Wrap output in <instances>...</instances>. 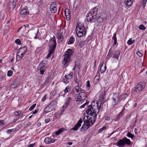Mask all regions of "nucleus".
<instances>
[{"mask_svg":"<svg viewBox=\"0 0 147 147\" xmlns=\"http://www.w3.org/2000/svg\"><path fill=\"white\" fill-rule=\"evenodd\" d=\"M98 11V9L96 8V7L91 9L87 14L86 20L87 22L91 23L96 22L97 25H101L103 20L106 18H103L101 16L97 17L96 15Z\"/></svg>","mask_w":147,"mask_h":147,"instance_id":"f257e3e1","label":"nucleus"},{"mask_svg":"<svg viewBox=\"0 0 147 147\" xmlns=\"http://www.w3.org/2000/svg\"><path fill=\"white\" fill-rule=\"evenodd\" d=\"M73 53L72 50L70 49H68L65 52L63 57V60L62 61V63L64 67H67L69 64L71 59V56Z\"/></svg>","mask_w":147,"mask_h":147,"instance_id":"f03ea898","label":"nucleus"},{"mask_svg":"<svg viewBox=\"0 0 147 147\" xmlns=\"http://www.w3.org/2000/svg\"><path fill=\"white\" fill-rule=\"evenodd\" d=\"M87 97V96L84 90L80 91V92H79L78 94H76L75 95V100L76 103L80 105L84 102V101L85 100L86 101H87V100H86Z\"/></svg>","mask_w":147,"mask_h":147,"instance_id":"7ed1b4c3","label":"nucleus"},{"mask_svg":"<svg viewBox=\"0 0 147 147\" xmlns=\"http://www.w3.org/2000/svg\"><path fill=\"white\" fill-rule=\"evenodd\" d=\"M98 110H97V106H92L90 105L86 111V113L90 116H94L96 117Z\"/></svg>","mask_w":147,"mask_h":147,"instance_id":"20e7f679","label":"nucleus"},{"mask_svg":"<svg viewBox=\"0 0 147 147\" xmlns=\"http://www.w3.org/2000/svg\"><path fill=\"white\" fill-rule=\"evenodd\" d=\"M96 118L94 116H88L87 119L86 121H84V123H86L88 127H90L95 122Z\"/></svg>","mask_w":147,"mask_h":147,"instance_id":"39448f33","label":"nucleus"},{"mask_svg":"<svg viewBox=\"0 0 147 147\" xmlns=\"http://www.w3.org/2000/svg\"><path fill=\"white\" fill-rule=\"evenodd\" d=\"M146 84L145 82H140L138 83L135 88L134 92L136 93H138L145 87Z\"/></svg>","mask_w":147,"mask_h":147,"instance_id":"423d86ee","label":"nucleus"},{"mask_svg":"<svg viewBox=\"0 0 147 147\" xmlns=\"http://www.w3.org/2000/svg\"><path fill=\"white\" fill-rule=\"evenodd\" d=\"M55 102L52 101L44 109L45 112L46 113L50 111H51L54 109V105H55Z\"/></svg>","mask_w":147,"mask_h":147,"instance_id":"0eeeda50","label":"nucleus"},{"mask_svg":"<svg viewBox=\"0 0 147 147\" xmlns=\"http://www.w3.org/2000/svg\"><path fill=\"white\" fill-rule=\"evenodd\" d=\"M73 74V73L71 72L68 75H65L63 78V82L67 84L71 81L72 79Z\"/></svg>","mask_w":147,"mask_h":147,"instance_id":"6e6552de","label":"nucleus"},{"mask_svg":"<svg viewBox=\"0 0 147 147\" xmlns=\"http://www.w3.org/2000/svg\"><path fill=\"white\" fill-rule=\"evenodd\" d=\"M99 100L101 102L100 103V105H98V102L96 101V105L97 106V110H98V113H99V112L100 109L101 108V106L102 105H102H103L104 102V95L103 94H101L100 95L99 98Z\"/></svg>","mask_w":147,"mask_h":147,"instance_id":"1a4fd4ad","label":"nucleus"},{"mask_svg":"<svg viewBox=\"0 0 147 147\" xmlns=\"http://www.w3.org/2000/svg\"><path fill=\"white\" fill-rule=\"evenodd\" d=\"M49 49H55L56 46V40L55 37L53 36V37L51 38L49 41Z\"/></svg>","mask_w":147,"mask_h":147,"instance_id":"9d476101","label":"nucleus"},{"mask_svg":"<svg viewBox=\"0 0 147 147\" xmlns=\"http://www.w3.org/2000/svg\"><path fill=\"white\" fill-rule=\"evenodd\" d=\"M56 3V2H53L50 5V9L52 13H55L57 10Z\"/></svg>","mask_w":147,"mask_h":147,"instance_id":"9b49d317","label":"nucleus"},{"mask_svg":"<svg viewBox=\"0 0 147 147\" xmlns=\"http://www.w3.org/2000/svg\"><path fill=\"white\" fill-rule=\"evenodd\" d=\"M72 100V98L70 97V95L68 96L66 98L64 104L62 107L66 109L69 105V104L71 102Z\"/></svg>","mask_w":147,"mask_h":147,"instance_id":"f8f14e48","label":"nucleus"},{"mask_svg":"<svg viewBox=\"0 0 147 147\" xmlns=\"http://www.w3.org/2000/svg\"><path fill=\"white\" fill-rule=\"evenodd\" d=\"M82 123V118H80L79 121L75 125V126L71 129V130L74 131H77L78 129L81 126V124Z\"/></svg>","mask_w":147,"mask_h":147,"instance_id":"ddd939ff","label":"nucleus"},{"mask_svg":"<svg viewBox=\"0 0 147 147\" xmlns=\"http://www.w3.org/2000/svg\"><path fill=\"white\" fill-rule=\"evenodd\" d=\"M79 28L80 30H82L84 32V34L86 33V30L83 24L80 22L76 24V28Z\"/></svg>","mask_w":147,"mask_h":147,"instance_id":"4468645a","label":"nucleus"},{"mask_svg":"<svg viewBox=\"0 0 147 147\" xmlns=\"http://www.w3.org/2000/svg\"><path fill=\"white\" fill-rule=\"evenodd\" d=\"M115 144L119 147H124L123 139L118 140Z\"/></svg>","mask_w":147,"mask_h":147,"instance_id":"2eb2a0df","label":"nucleus"},{"mask_svg":"<svg viewBox=\"0 0 147 147\" xmlns=\"http://www.w3.org/2000/svg\"><path fill=\"white\" fill-rule=\"evenodd\" d=\"M76 33L78 36L80 37L82 36H85L86 34V33L84 34V32L82 31V30H78L77 28H76Z\"/></svg>","mask_w":147,"mask_h":147,"instance_id":"dca6fc26","label":"nucleus"},{"mask_svg":"<svg viewBox=\"0 0 147 147\" xmlns=\"http://www.w3.org/2000/svg\"><path fill=\"white\" fill-rule=\"evenodd\" d=\"M55 140L49 137H47L45 138L44 142L46 144H49L51 143H53Z\"/></svg>","mask_w":147,"mask_h":147,"instance_id":"f3484780","label":"nucleus"},{"mask_svg":"<svg viewBox=\"0 0 147 147\" xmlns=\"http://www.w3.org/2000/svg\"><path fill=\"white\" fill-rule=\"evenodd\" d=\"M123 143L124 145V147L126 145L127 146H129L131 145V143L130 140L127 138L126 137H125L123 138Z\"/></svg>","mask_w":147,"mask_h":147,"instance_id":"a211bd4d","label":"nucleus"},{"mask_svg":"<svg viewBox=\"0 0 147 147\" xmlns=\"http://www.w3.org/2000/svg\"><path fill=\"white\" fill-rule=\"evenodd\" d=\"M27 51V49L26 47H20L17 52L18 54H20V53H26Z\"/></svg>","mask_w":147,"mask_h":147,"instance_id":"6ab92c4d","label":"nucleus"},{"mask_svg":"<svg viewBox=\"0 0 147 147\" xmlns=\"http://www.w3.org/2000/svg\"><path fill=\"white\" fill-rule=\"evenodd\" d=\"M74 81L75 83L77 84L76 86H81L82 83L80 81L78 80V77L77 74L75 75L74 77Z\"/></svg>","mask_w":147,"mask_h":147,"instance_id":"aec40b11","label":"nucleus"},{"mask_svg":"<svg viewBox=\"0 0 147 147\" xmlns=\"http://www.w3.org/2000/svg\"><path fill=\"white\" fill-rule=\"evenodd\" d=\"M19 84L18 83L16 80H14L11 83V88H15L18 87Z\"/></svg>","mask_w":147,"mask_h":147,"instance_id":"412c9836","label":"nucleus"},{"mask_svg":"<svg viewBox=\"0 0 147 147\" xmlns=\"http://www.w3.org/2000/svg\"><path fill=\"white\" fill-rule=\"evenodd\" d=\"M47 63V61L46 60L42 61L39 64L38 66V68L39 69H41L45 66Z\"/></svg>","mask_w":147,"mask_h":147,"instance_id":"4be33fe9","label":"nucleus"},{"mask_svg":"<svg viewBox=\"0 0 147 147\" xmlns=\"http://www.w3.org/2000/svg\"><path fill=\"white\" fill-rule=\"evenodd\" d=\"M17 1V0H10L9 3L10 8L13 9L15 7Z\"/></svg>","mask_w":147,"mask_h":147,"instance_id":"5701e85b","label":"nucleus"},{"mask_svg":"<svg viewBox=\"0 0 147 147\" xmlns=\"http://www.w3.org/2000/svg\"><path fill=\"white\" fill-rule=\"evenodd\" d=\"M63 33L62 32H58L57 33V37L58 40V42H61L63 39Z\"/></svg>","mask_w":147,"mask_h":147,"instance_id":"b1692460","label":"nucleus"},{"mask_svg":"<svg viewBox=\"0 0 147 147\" xmlns=\"http://www.w3.org/2000/svg\"><path fill=\"white\" fill-rule=\"evenodd\" d=\"M65 13L66 17L67 20H69L70 19V13L69 10L67 8H66L65 9Z\"/></svg>","mask_w":147,"mask_h":147,"instance_id":"393cba45","label":"nucleus"},{"mask_svg":"<svg viewBox=\"0 0 147 147\" xmlns=\"http://www.w3.org/2000/svg\"><path fill=\"white\" fill-rule=\"evenodd\" d=\"M124 2L127 7H129L132 4L133 0H125Z\"/></svg>","mask_w":147,"mask_h":147,"instance_id":"a878e982","label":"nucleus"},{"mask_svg":"<svg viewBox=\"0 0 147 147\" xmlns=\"http://www.w3.org/2000/svg\"><path fill=\"white\" fill-rule=\"evenodd\" d=\"M116 33H114L113 34V36L112 37V38L114 42L113 44V46H115L116 45V47H117L118 45V43L117 42V38L116 37Z\"/></svg>","mask_w":147,"mask_h":147,"instance_id":"bb28decb","label":"nucleus"},{"mask_svg":"<svg viewBox=\"0 0 147 147\" xmlns=\"http://www.w3.org/2000/svg\"><path fill=\"white\" fill-rule=\"evenodd\" d=\"M81 86H76L74 87V89L75 90L76 92L78 93L79 92H80V91H82V90H83L80 87Z\"/></svg>","mask_w":147,"mask_h":147,"instance_id":"cd10ccee","label":"nucleus"},{"mask_svg":"<svg viewBox=\"0 0 147 147\" xmlns=\"http://www.w3.org/2000/svg\"><path fill=\"white\" fill-rule=\"evenodd\" d=\"M106 64H105L104 65L103 64H102L100 67V71L101 73H104L106 71Z\"/></svg>","mask_w":147,"mask_h":147,"instance_id":"c85d7f7f","label":"nucleus"},{"mask_svg":"<svg viewBox=\"0 0 147 147\" xmlns=\"http://www.w3.org/2000/svg\"><path fill=\"white\" fill-rule=\"evenodd\" d=\"M55 50L51 49H49V53L47 55V58L48 59L50 57L51 55L54 53Z\"/></svg>","mask_w":147,"mask_h":147,"instance_id":"c756f323","label":"nucleus"},{"mask_svg":"<svg viewBox=\"0 0 147 147\" xmlns=\"http://www.w3.org/2000/svg\"><path fill=\"white\" fill-rule=\"evenodd\" d=\"M86 123H84V124H83L81 128V129L84 131H85L87 129L90 127H88Z\"/></svg>","mask_w":147,"mask_h":147,"instance_id":"7c9ffc66","label":"nucleus"},{"mask_svg":"<svg viewBox=\"0 0 147 147\" xmlns=\"http://www.w3.org/2000/svg\"><path fill=\"white\" fill-rule=\"evenodd\" d=\"M65 130V129L63 128L60 129L55 132V134L57 135H58L63 132H64Z\"/></svg>","mask_w":147,"mask_h":147,"instance_id":"2f4dec72","label":"nucleus"},{"mask_svg":"<svg viewBox=\"0 0 147 147\" xmlns=\"http://www.w3.org/2000/svg\"><path fill=\"white\" fill-rule=\"evenodd\" d=\"M27 13V10L26 9H23L20 11V14L22 15H25Z\"/></svg>","mask_w":147,"mask_h":147,"instance_id":"473e14b6","label":"nucleus"},{"mask_svg":"<svg viewBox=\"0 0 147 147\" xmlns=\"http://www.w3.org/2000/svg\"><path fill=\"white\" fill-rule=\"evenodd\" d=\"M74 41V38L72 36H71L68 42V44L70 45L73 43Z\"/></svg>","mask_w":147,"mask_h":147,"instance_id":"72a5a7b5","label":"nucleus"},{"mask_svg":"<svg viewBox=\"0 0 147 147\" xmlns=\"http://www.w3.org/2000/svg\"><path fill=\"white\" fill-rule=\"evenodd\" d=\"M120 55V53L119 51H118L116 53L113 54V55H112V57L113 58H115L118 59V58L119 56Z\"/></svg>","mask_w":147,"mask_h":147,"instance_id":"f704fd0d","label":"nucleus"},{"mask_svg":"<svg viewBox=\"0 0 147 147\" xmlns=\"http://www.w3.org/2000/svg\"><path fill=\"white\" fill-rule=\"evenodd\" d=\"M135 41V40H132V38H130L127 42V43L128 45H132L133 43H134Z\"/></svg>","mask_w":147,"mask_h":147,"instance_id":"c9c22d12","label":"nucleus"},{"mask_svg":"<svg viewBox=\"0 0 147 147\" xmlns=\"http://www.w3.org/2000/svg\"><path fill=\"white\" fill-rule=\"evenodd\" d=\"M71 90V88L69 86H67L64 90V93H66L67 92H69Z\"/></svg>","mask_w":147,"mask_h":147,"instance_id":"e433bc0d","label":"nucleus"},{"mask_svg":"<svg viewBox=\"0 0 147 147\" xmlns=\"http://www.w3.org/2000/svg\"><path fill=\"white\" fill-rule=\"evenodd\" d=\"M17 56L16 57V60L17 61H19L22 58V57H21L20 55L19 54H18L17 53Z\"/></svg>","mask_w":147,"mask_h":147,"instance_id":"4c0bfd02","label":"nucleus"},{"mask_svg":"<svg viewBox=\"0 0 147 147\" xmlns=\"http://www.w3.org/2000/svg\"><path fill=\"white\" fill-rule=\"evenodd\" d=\"M127 136L128 137L131 138V139L134 138V136L130 132H129L127 135Z\"/></svg>","mask_w":147,"mask_h":147,"instance_id":"58836bf2","label":"nucleus"},{"mask_svg":"<svg viewBox=\"0 0 147 147\" xmlns=\"http://www.w3.org/2000/svg\"><path fill=\"white\" fill-rule=\"evenodd\" d=\"M21 113V111H16L14 112V114L16 116H18L20 115Z\"/></svg>","mask_w":147,"mask_h":147,"instance_id":"ea45409f","label":"nucleus"},{"mask_svg":"<svg viewBox=\"0 0 147 147\" xmlns=\"http://www.w3.org/2000/svg\"><path fill=\"white\" fill-rule=\"evenodd\" d=\"M139 28L140 30H145L146 29V27L143 25H140L139 27Z\"/></svg>","mask_w":147,"mask_h":147,"instance_id":"a19ab883","label":"nucleus"},{"mask_svg":"<svg viewBox=\"0 0 147 147\" xmlns=\"http://www.w3.org/2000/svg\"><path fill=\"white\" fill-rule=\"evenodd\" d=\"M147 2V0H143V3L142 4V7L144 9V7H145L146 4V2Z\"/></svg>","mask_w":147,"mask_h":147,"instance_id":"79ce46f5","label":"nucleus"},{"mask_svg":"<svg viewBox=\"0 0 147 147\" xmlns=\"http://www.w3.org/2000/svg\"><path fill=\"white\" fill-rule=\"evenodd\" d=\"M12 74L13 71L11 70H10L8 71L7 75L8 76H10L12 75Z\"/></svg>","mask_w":147,"mask_h":147,"instance_id":"37998d69","label":"nucleus"},{"mask_svg":"<svg viewBox=\"0 0 147 147\" xmlns=\"http://www.w3.org/2000/svg\"><path fill=\"white\" fill-rule=\"evenodd\" d=\"M110 52V51H109ZM113 54L111 52L110 53L109 52L108 54L107 55L106 58H107L108 59H109V57H111L112 56V55Z\"/></svg>","mask_w":147,"mask_h":147,"instance_id":"c03bdc74","label":"nucleus"},{"mask_svg":"<svg viewBox=\"0 0 147 147\" xmlns=\"http://www.w3.org/2000/svg\"><path fill=\"white\" fill-rule=\"evenodd\" d=\"M36 105V104L33 105L29 108V110L30 111L32 110L35 107Z\"/></svg>","mask_w":147,"mask_h":147,"instance_id":"a18cd8bd","label":"nucleus"},{"mask_svg":"<svg viewBox=\"0 0 147 147\" xmlns=\"http://www.w3.org/2000/svg\"><path fill=\"white\" fill-rule=\"evenodd\" d=\"M15 43L19 45L21 44V41L20 39H17L15 40Z\"/></svg>","mask_w":147,"mask_h":147,"instance_id":"49530a36","label":"nucleus"},{"mask_svg":"<svg viewBox=\"0 0 147 147\" xmlns=\"http://www.w3.org/2000/svg\"><path fill=\"white\" fill-rule=\"evenodd\" d=\"M106 126H104L102 128L98 130V132H101L102 131H103V130L105 129H106Z\"/></svg>","mask_w":147,"mask_h":147,"instance_id":"de8ad7c7","label":"nucleus"},{"mask_svg":"<svg viewBox=\"0 0 147 147\" xmlns=\"http://www.w3.org/2000/svg\"><path fill=\"white\" fill-rule=\"evenodd\" d=\"M136 53L138 56L140 57H142V55L143 54L141 53V52H140L139 51H137L136 52Z\"/></svg>","mask_w":147,"mask_h":147,"instance_id":"09e8293b","label":"nucleus"},{"mask_svg":"<svg viewBox=\"0 0 147 147\" xmlns=\"http://www.w3.org/2000/svg\"><path fill=\"white\" fill-rule=\"evenodd\" d=\"M88 103L87 102V101H86V102L83 105H81L80 107V108L82 109L84 108L85 107V106Z\"/></svg>","mask_w":147,"mask_h":147,"instance_id":"8fccbe9b","label":"nucleus"},{"mask_svg":"<svg viewBox=\"0 0 147 147\" xmlns=\"http://www.w3.org/2000/svg\"><path fill=\"white\" fill-rule=\"evenodd\" d=\"M40 74H41V75H43V74L44 72H45V71L43 69H40Z\"/></svg>","mask_w":147,"mask_h":147,"instance_id":"3c124183","label":"nucleus"},{"mask_svg":"<svg viewBox=\"0 0 147 147\" xmlns=\"http://www.w3.org/2000/svg\"><path fill=\"white\" fill-rule=\"evenodd\" d=\"M49 82V79L48 78H47L45 82V84H47Z\"/></svg>","mask_w":147,"mask_h":147,"instance_id":"603ef678","label":"nucleus"},{"mask_svg":"<svg viewBox=\"0 0 147 147\" xmlns=\"http://www.w3.org/2000/svg\"><path fill=\"white\" fill-rule=\"evenodd\" d=\"M112 100L114 102V105H116L117 103V102H116V99L114 98L113 97Z\"/></svg>","mask_w":147,"mask_h":147,"instance_id":"864d4df0","label":"nucleus"},{"mask_svg":"<svg viewBox=\"0 0 147 147\" xmlns=\"http://www.w3.org/2000/svg\"><path fill=\"white\" fill-rule=\"evenodd\" d=\"M47 98V95H45V96L42 98V101L43 102Z\"/></svg>","mask_w":147,"mask_h":147,"instance_id":"5fc2aeb1","label":"nucleus"},{"mask_svg":"<svg viewBox=\"0 0 147 147\" xmlns=\"http://www.w3.org/2000/svg\"><path fill=\"white\" fill-rule=\"evenodd\" d=\"M14 129H8L7 130V133L9 134H10L13 131H12V130H13Z\"/></svg>","mask_w":147,"mask_h":147,"instance_id":"6e6d98bb","label":"nucleus"},{"mask_svg":"<svg viewBox=\"0 0 147 147\" xmlns=\"http://www.w3.org/2000/svg\"><path fill=\"white\" fill-rule=\"evenodd\" d=\"M96 60H95V61H94V65L93 66V68H92V69H93V71H94V69H95V66H96Z\"/></svg>","mask_w":147,"mask_h":147,"instance_id":"4d7b16f0","label":"nucleus"},{"mask_svg":"<svg viewBox=\"0 0 147 147\" xmlns=\"http://www.w3.org/2000/svg\"><path fill=\"white\" fill-rule=\"evenodd\" d=\"M51 121V120L49 119H47L45 120V121L46 123H47Z\"/></svg>","mask_w":147,"mask_h":147,"instance_id":"13d9d810","label":"nucleus"},{"mask_svg":"<svg viewBox=\"0 0 147 147\" xmlns=\"http://www.w3.org/2000/svg\"><path fill=\"white\" fill-rule=\"evenodd\" d=\"M87 82V87H89L90 86V82L89 81H88Z\"/></svg>","mask_w":147,"mask_h":147,"instance_id":"bf43d9fd","label":"nucleus"},{"mask_svg":"<svg viewBox=\"0 0 147 147\" xmlns=\"http://www.w3.org/2000/svg\"><path fill=\"white\" fill-rule=\"evenodd\" d=\"M123 109L119 113L118 115V116L119 117L120 116V115H121L122 114V113L123 112Z\"/></svg>","mask_w":147,"mask_h":147,"instance_id":"052dcab7","label":"nucleus"},{"mask_svg":"<svg viewBox=\"0 0 147 147\" xmlns=\"http://www.w3.org/2000/svg\"><path fill=\"white\" fill-rule=\"evenodd\" d=\"M94 79H96V80H99L100 79V78L99 76H98V75H97L95 77Z\"/></svg>","mask_w":147,"mask_h":147,"instance_id":"680f3d73","label":"nucleus"},{"mask_svg":"<svg viewBox=\"0 0 147 147\" xmlns=\"http://www.w3.org/2000/svg\"><path fill=\"white\" fill-rule=\"evenodd\" d=\"M38 112L37 110H35L34 111H32L31 112L32 114H34Z\"/></svg>","mask_w":147,"mask_h":147,"instance_id":"e2e57ef3","label":"nucleus"},{"mask_svg":"<svg viewBox=\"0 0 147 147\" xmlns=\"http://www.w3.org/2000/svg\"><path fill=\"white\" fill-rule=\"evenodd\" d=\"M26 53H20L19 54L20 55H21V57H22V58L24 56V55Z\"/></svg>","mask_w":147,"mask_h":147,"instance_id":"0e129e2a","label":"nucleus"},{"mask_svg":"<svg viewBox=\"0 0 147 147\" xmlns=\"http://www.w3.org/2000/svg\"><path fill=\"white\" fill-rule=\"evenodd\" d=\"M34 145L35 144L34 143L32 144L29 145V146H28V147H33L34 146Z\"/></svg>","mask_w":147,"mask_h":147,"instance_id":"69168bd1","label":"nucleus"},{"mask_svg":"<svg viewBox=\"0 0 147 147\" xmlns=\"http://www.w3.org/2000/svg\"><path fill=\"white\" fill-rule=\"evenodd\" d=\"M4 120H0V123L1 125H4Z\"/></svg>","mask_w":147,"mask_h":147,"instance_id":"338daca9","label":"nucleus"},{"mask_svg":"<svg viewBox=\"0 0 147 147\" xmlns=\"http://www.w3.org/2000/svg\"><path fill=\"white\" fill-rule=\"evenodd\" d=\"M31 122H28L27 124V125L28 126H30V125H31Z\"/></svg>","mask_w":147,"mask_h":147,"instance_id":"774afa93","label":"nucleus"}]
</instances>
